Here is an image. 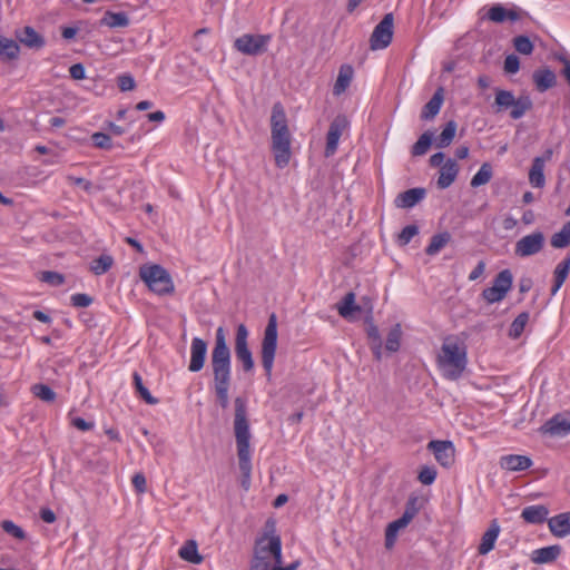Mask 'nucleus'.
<instances>
[{
  "label": "nucleus",
  "instance_id": "obj_1",
  "mask_svg": "<svg viewBox=\"0 0 570 570\" xmlns=\"http://www.w3.org/2000/svg\"><path fill=\"white\" fill-rule=\"evenodd\" d=\"M212 387L217 404L226 410L229 406L232 379V354L227 345L226 332L223 326L216 330L215 345L210 353Z\"/></svg>",
  "mask_w": 570,
  "mask_h": 570
},
{
  "label": "nucleus",
  "instance_id": "obj_2",
  "mask_svg": "<svg viewBox=\"0 0 570 570\" xmlns=\"http://www.w3.org/2000/svg\"><path fill=\"white\" fill-rule=\"evenodd\" d=\"M282 540L276 533V522L268 519L263 533L255 540L250 570H296L299 561L283 567Z\"/></svg>",
  "mask_w": 570,
  "mask_h": 570
},
{
  "label": "nucleus",
  "instance_id": "obj_3",
  "mask_svg": "<svg viewBox=\"0 0 570 570\" xmlns=\"http://www.w3.org/2000/svg\"><path fill=\"white\" fill-rule=\"evenodd\" d=\"M235 417L234 433L237 446L239 470L242 472L240 485L247 491L250 487L252 462H250V431L247 420L246 400L237 396L234 400Z\"/></svg>",
  "mask_w": 570,
  "mask_h": 570
},
{
  "label": "nucleus",
  "instance_id": "obj_4",
  "mask_svg": "<svg viewBox=\"0 0 570 570\" xmlns=\"http://www.w3.org/2000/svg\"><path fill=\"white\" fill-rule=\"evenodd\" d=\"M271 150L275 165L285 168L292 158V135L286 112L281 102L273 105L271 115Z\"/></svg>",
  "mask_w": 570,
  "mask_h": 570
},
{
  "label": "nucleus",
  "instance_id": "obj_5",
  "mask_svg": "<svg viewBox=\"0 0 570 570\" xmlns=\"http://www.w3.org/2000/svg\"><path fill=\"white\" fill-rule=\"evenodd\" d=\"M466 346L458 337H446L438 355V365L449 380L459 379L466 367Z\"/></svg>",
  "mask_w": 570,
  "mask_h": 570
},
{
  "label": "nucleus",
  "instance_id": "obj_6",
  "mask_svg": "<svg viewBox=\"0 0 570 570\" xmlns=\"http://www.w3.org/2000/svg\"><path fill=\"white\" fill-rule=\"evenodd\" d=\"M139 277L157 295L173 294L175 286L170 274L158 264H145L139 267Z\"/></svg>",
  "mask_w": 570,
  "mask_h": 570
},
{
  "label": "nucleus",
  "instance_id": "obj_7",
  "mask_svg": "<svg viewBox=\"0 0 570 570\" xmlns=\"http://www.w3.org/2000/svg\"><path fill=\"white\" fill-rule=\"evenodd\" d=\"M277 317L273 313L268 317V322L264 330V335L261 343V362L267 381H271L272 377L274 360L277 350Z\"/></svg>",
  "mask_w": 570,
  "mask_h": 570
},
{
  "label": "nucleus",
  "instance_id": "obj_8",
  "mask_svg": "<svg viewBox=\"0 0 570 570\" xmlns=\"http://www.w3.org/2000/svg\"><path fill=\"white\" fill-rule=\"evenodd\" d=\"M269 41V35L245 33L234 41V47L243 55L258 56L267 50Z\"/></svg>",
  "mask_w": 570,
  "mask_h": 570
},
{
  "label": "nucleus",
  "instance_id": "obj_9",
  "mask_svg": "<svg viewBox=\"0 0 570 570\" xmlns=\"http://www.w3.org/2000/svg\"><path fill=\"white\" fill-rule=\"evenodd\" d=\"M247 340L248 330L244 324H239L236 330L234 350L235 355L245 373L253 371L255 365Z\"/></svg>",
  "mask_w": 570,
  "mask_h": 570
},
{
  "label": "nucleus",
  "instance_id": "obj_10",
  "mask_svg": "<svg viewBox=\"0 0 570 570\" xmlns=\"http://www.w3.org/2000/svg\"><path fill=\"white\" fill-rule=\"evenodd\" d=\"M415 504H416V499L410 500L406 503L405 511L402 514V517L399 518L397 520L391 522L387 525V528L385 530V547H386V549H391L394 546L399 531L406 528L409 525V523L413 520V518L416 515L417 508Z\"/></svg>",
  "mask_w": 570,
  "mask_h": 570
},
{
  "label": "nucleus",
  "instance_id": "obj_11",
  "mask_svg": "<svg viewBox=\"0 0 570 570\" xmlns=\"http://www.w3.org/2000/svg\"><path fill=\"white\" fill-rule=\"evenodd\" d=\"M394 17L392 13H386L381 22L374 28L371 38L370 47L372 50H380L386 48L393 38Z\"/></svg>",
  "mask_w": 570,
  "mask_h": 570
},
{
  "label": "nucleus",
  "instance_id": "obj_12",
  "mask_svg": "<svg viewBox=\"0 0 570 570\" xmlns=\"http://www.w3.org/2000/svg\"><path fill=\"white\" fill-rule=\"evenodd\" d=\"M546 237L541 232H534L521 237L514 246V254L519 257H528L541 252Z\"/></svg>",
  "mask_w": 570,
  "mask_h": 570
},
{
  "label": "nucleus",
  "instance_id": "obj_13",
  "mask_svg": "<svg viewBox=\"0 0 570 570\" xmlns=\"http://www.w3.org/2000/svg\"><path fill=\"white\" fill-rule=\"evenodd\" d=\"M439 464L443 468H451L455 462V448L451 441L433 440L426 445Z\"/></svg>",
  "mask_w": 570,
  "mask_h": 570
},
{
  "label": "nucleus",
  "instance_id": "obj_14",
  "mask_svg": "<svg viewBox=\"0 0 570 570\" xmlns=\"http://www.w3.org/2000/svg\"><path fill=\"white\" fill-rule=\"evenodd\" d=\"M348 120L345 116H336L330 125L326 136L325 156L330 157L335 154L337 145L343 131L347 128Z\"/></svg>",
  "mask_w": 570,
  "mask_h": 570
},
{
  "label": "nucleus",
  "instance_id": "obj_15",
  "mask_svg": "<svg viewBox=\"0 0 570 570\" xmlns=\"http://www.w3.org/2000/svg\"><path fill=\"white\" fill-rule=\"evenodd\" d=\"M207 355V343L200 337H194L190 344V361L188 370L193 373L203 370Z\"/></svg>",
  "mask_w": 570,
  "mask_h": 570
},
{
  "label": "nucleus",
  "instance_id": "obj_16",
  "mask_svg": "<svg viewBox=\"0 0 570 570\" xmlns=\"http://www.w3.org/2000/svg\"><path fill=\"white\" fill-rule=\"evenodd\" d=\"M499 465L508 472H520L532 465V460L527 455L508 454L500 458Z\"/></svg>",
  "mask_w": 570,
  "mask_h": 570
},
{
  "label": "nucleus",
  "instance_id": "obj_17",
  "mask_svg": "<svg viewBox=\"0 0 570 570\" xmlns=\"http://www.w3.org/2000/svg\"><path fill=\"white\" fill-rule=\"evenodd\" d=\"M552 157V151L547 150L541 157H535L529 171V180L534 187H542L546 183L543 170L544 164Z\"/></svg>",
  "mask_w": 570,
  "mask_h": 570
},
{
  "label": "nucleus",
  "instance_id": "obj_18",
  "mask_svg": "<svg viewBox=\"0 0 570 570\" xmlns=\"http://www.w3.org/2000/svg\"><path fill=\"white\" fill-rule=\"evenodd\" d=\"M16 38L20 43L31 49H41L46 43L45 38L29 26L17 30Z\"/></svg>",
  "mask_w": 570,
  "mask_h": 570
},
{
  "label": "nucleus",
  "instance_id": "obj_19",
  "mask_svg": "<svg viewBox=\"0 0 570 570\" xmlns=\"http://www.w3.org/2000/svg\"><path fill=\"white\" fill-rule=\"evenodd\" d=\"M549 530L554 537L564 538L570 534V512H563L548 519Z\"/></svg>",
  "mask_w": 570,
  "mask_h": 570
},
{
  "label": "nucleus",
  "instance_id": "obj_20",
  "mask_svg": "<svg viewBox=\"0 0 570 570\" xmlns=\"http://www.w3.org/2000/svg\"><path fill=\"white\" fill-rule=\"evenodd\" d=\"M425 196L424 188H411L397 195L395 206L399 208H411L420 203Z\"/></svg>",
  "mask_w": 570,
  "mask_h": 570
},
{
  "label": "nucleus",
  "instance_id": "obj_21",
  "mask_svg": "<svg viewBox=\"0 0 570 570\" xmlns=\"http://www.w3.org/2000/svg\"><path fill=\"white\" fill-rule=\"evenodd\" d=\"M500 533L499 522L494 519L491 521L489 529L483 533L481 538L478 552L482 556L489 553L493 548L494 543Z\"/></svg>",
  "mask_w": 570,
  "mask_h": 570
},
{
  "label": "nucleus",
  "instance_id": "obj_22",
  "mask_svg": "<svg viewBox=\"0 0 570 570\" xmlns=\"http://www.w3.org/2000/svg\"><path fill=\"white\" fill-rule=\"evenodd\" d=\"M459 173V166L453 159H448L440 169V176L438 178V187L445 189L452 185Z\"/></svg>",
  "mask_w": 570,
  "mask_h": 570
},
{
  "label": "nucleus",
  "instance_id": "obj_23",
  "mask_svg": "<svg viewBox=\"0 0 570 570\" xmlns=\"http://www.w3.org/2000/svg\"><path fill=\"white\" fill-rule=\"evenodd\" d=\"M561 553V547L550 546L544 547L541 549H537L531 554V560L534 563L542 564V563H550L553 562Z\"/></svg>",
  "mask_w": 570,
  "mask_h": 570
},
{
  "label": "nucleus",
  "instance_id": "obj_24",
  "mask_svg": "<svg viewBox=\"0 0 570 570\" xmlns=\"http://www.w3.org/2000/svg\"><path fill=\"white\" fill-rule=\"evenodd\" d=\"M533 81L537 89L543 92L556 85V75L548 68L538 69L533 72Z\"/></svg>",
  "mask_w": 570,
  "mask_h": 570
},
{
  "label": "nucleus",
  "instance_id": "obj_25",
  "mask_svg": "<svg viewBox=\"0 0 570 570\" xmlns=\"http://www.w3.org/2000/svg\"><path fill=\"white\" fill-rule=\"evenodd\" d=\"M549 510L546 505H530L522 510L521 517L528 523L539 524L548 519Z\"/></svg>",
  "mask_w": 570,
  "mask_h": 570
},
{
  "label": "nucleus",
  "instance_id": "obj_26",
  "mask_svg": "<svg viewBox=\"0 0 570 570\" xmlns=\"http://www.w3.org/2000/svg\"><path fill=\"white\" fill-rule=\"evenodd\" d=\"M178 556L193 564H199L204 558L198 552V544L195 540H187L178 551Z\"/></svg>",
  "mask_w": 570,
  "mask_h": 570
},
{
  "label": "nucleus",
  "instance_id": "obj_27",
  "mask_svg": "<svg viewBox=\"0 0 570 570\" xmlns=\"http://www.w3.org/2000/svg\"><path fill=\"white\" fill-rule=\"evenodd\" d=\"M443 102V89L439 88L433 97L423 107L421 118L424 120L433 119L440 111Z\"/></svg>",
  "mask_w": 570,
  "mask_h": 570
},
{
  "label": "nucleus",
  "instance_id": "obj_28",
  "mask_svg": "<svg viewBox=\"0 0 570 570\" xmlns=\"http://www.w3.org/2000/svg\"><path fill=\"white\" fill-rule=\"evenodd\" d=\"M353 68L350 65H343L340 68L337 79L334 83L333 94L335 96H340L343 94L347 87L350 86L353 79Z\"/></svg>",
  "mask_w": 570,
  "mask_h": 570
},
{
  "label": "nucleus",
  "instance_id": "obj_29",
  "mask_svg": "<svg viewBox=\"0 0 570 570\" xmlns=\"http://www.w3.org/2000/svg\"><path fill=\"white\" fill-rule=\"evenodd\" d=\"M488 18L493 22L501 23L507 19L515 21L520 18V16L514 10H507L501 4H494L489 9Z\"/></svg>",
  "mask_w": 570,
  "mask_h": 570
},
{
  "label": "nucleus",
  "instance_id": "obj_30",
  "mask_svg": "<svg viewBox=\"0 0 570 570\" xmlns=\"http://www.w3.org/2000/svg\"><path fill=\"white\" fill-rule=\"evenodd\" d=\"M546 430L551 435L563 436L570 433V421L557 415L547 422Z\"/></svg>",
  "mask_w": 570,
  "mask_h": 570
},
{
  "label": "nucleus",
  "instance_id": "obj_31",
  "mask_svg": "<svg viewBox=\"0 0 570 570\" xmlns=\"http://www.w3.org/2000/svg\"><path fill=\"white\" fill-rule=\"evenodd\" d=\"M532 100L528 95H522L514 99V104L511 107L510 117L512 119L522 118L528 111L532 109Z\"/></svg>",
  "mask_w": 570,
  "mask_h": 570
},
{
  "label": "nucleus",
  "instance_id": "obj_32",
  "mask_svg": "<svg viewBox=\"0 0 570 570\" xmlns=\"http://www.w3.org/2000/svg\"><path fill=\"white\" fill-rule=\"evenodd\" d=\"M514 95L512 91L504 89H495L494 105L495 112H502L512 107L514 104Z\"/></svg>",
  "mask_w": 570,
  "mask_h": 570
},
{
  "label": "nucleus",
  "instance_id": "obj_33",
  "mask_svg": "<svg viewBox=\"0 0 570 570\" xmlns=\"http://www.w3.org/2000/svg\"><path fill=\"white\" fill-rule=\"evenodd\" d=\"M19 45L9 38L0 36V58L3 60H14L19 56Z\"/></svg>",
  "mask_w": 570,
  "mask_h": 570
},
{
  "label": "nucleus",
  "instance_id": "obj_34",
  "mask_svg": "<svg viewBox=\"0 0 570 570\" xmlns=\"http://www.w3.org/2000/svg\"><path fill=\"white\" fill-rule=\"evenodd\" d=\"M338 314L344 318H350L353 312L360 311V306L355 304V294L348 292L343 299L336 305Z\"/></svg>",
  "mask_w": 570,
  "mask_h": 570
},
{
  "label": "nucleus",
  "instance_id": "obj_35",
  "mask_svg": "<svg viewBox=\"0 0 570 570\" xmlns=\"http://www.w3.org/2000/svg\"><path fill=\"white\" fill-rule=\"evenodd\" d=\"M100 24L109 28L127 27L129 24V18L125 12L107 11L101 18Z\"/></svg>",
  "mask_w": 570,
  "mask_h": 570
},
{
  "label": "nucleus",
  "instance_id": "obj_36",
  "mask_svg": "<svg viewBox=\"0 0 570 570\" xmlns=\"http://www.w3.org/2000/svg\"><path fill=\"white\" fill-rule=\"evenodd\" d=\"M570 268V258L562 261L558 264L554 271V285L551 288V294L554 295L564 283Z\"/></svg>",
  "mask_w": 570,
  "mask_h": 570
},
{
  "label": "nucleus",
  "instance_id": "obj_37",
  "mask_svg": "<svg viewBox=\"0 0 570 570\" xmlns=\"http://www.w3.org/2000/svg\"><path fill=\"white\" fill-rule=\"evenodd\" d=\"M450 240L451 235L448 232L434 235L425 249L426 254L431 256L438 254Z\"/></svg>",
  "mask_w": 570,
  "mask_h": 570
},
{
  "label": "nucleus",
  "instance_id": "obj_38",
  "mask_svg": "<svg viewBox=\"0 0 570 570\" xmlns=\"http://www.w3.org/2000/svg\"><path fill=\"white\" fill-rule=\"evenodd\" d=\"M455 131H456V122L453 120L449 121L435 141L436 147L438 148L448 147L452 142V140L455 136Z\"/></svg>",
  "mask_w": 570,
  "mask_h": 570
},
{
  "label": "nucleus",
  "instance_id": "obj_39",
  "mask_svg": "<svg viewBox=\"0 0 570 570\" xmlns=\"http://www.w3.org/2000/svg\"><path fill=\"white\" fill-rule=\"evenodd\" d=\"M570 244V220L566 223L561 230L551 237V246L554 248H564Z\"/></svg>",
  "mask_w": 570,
  "mask_h": 570
},
{
  "label": "nucleus",
  "instance_id": "obj_40",
  "mask_svg": "<svg viewBox=\"0 0 570 570\" xmlns=\"http://www.w3.org/2000/svg\"><path fill=\"white\" fill-rule=\"evenodd\" d=\"M114 264V258L110 255H100L98 258L94 259L90 264V271L95 275H102L109 271V268Z\"/></svg>",
  "mask_w": 570,
  "mask_h": 570
},
{
  "label": "nucleus",
  "instance_id": "obj_41",
  "mask_svg": "<svg viewBox=\"0 0 570 570\" xmlns=\"http://www.w3.org/2000/svg\"><path fill=\"white\" fill-rule=\"evenodd\" d=\"M492 178V168L489 163H484L479 171L472 177L471 186L479 187L488 184Z\"/></svg>",
  "mask_w": 570,
  "mask_h": 570
},
{
  "label": "nucleus",
  "instance_id": "obj_42",
  "mask_svg": "<svg viewBox=\"0 0 570 570\" xmlns=\"http://www.w3.org/2000/svg\"><path fill=\"white\" fill-rule=\"evenodd\" d=\"M32 394L43 402L51 403L56 400L57 394L46 384H35L31 386Z\"/></svg>",
  "mask_w": 570,
  "mask_h": 570
},
{
  "label": "nucleus",
  "instance_id": "obj_43",
  "mask_svg": "<svg viewBox=\"0 0 570 570\" xmlns=\"http://www.w3.org/2000/svg\"><path fill=\"white\" fill-rule=\"evenodd\" d=\"M402 330L400 324H395L387 334L385 348L389 352H396L401 344Z\"/></svg>",
  "mask_w": 570,
  "mask_h": 570
},
{
  "label": "nucleus",
  "instance_id": "obj_44",
  "mask_svg": "<svg viewBox=\"0 0 570 570\" xmlns=\"http://www.w3.org/2000/svg\"><path fill=\"white\" fill-rule=\"evenodd\" d=\"M512 274L509 269L501 271L493 281L494 287L499 288L503 293H508L512 286Z\"/></svg>",
  "mask_w": 570,
  "mask_h": 570
},
{
  "label": "nucleus",
  "instance_id": "obj_45",
  "mask_svg": "<svg viewBox=\"0 0 570 570\" xmlns=\"http://www.w3.org/2000/svg\"><path fill=\"white\" fill-rule=\"evenodd\" d=\"M432 142V134L430 131H426L421 135V137L417 139V141L412 147V155L413 156H422L424 155Z\"/></svg>",
  "mask_w": 570,
  "mask_h": 570
},
{
  "label": "nucleus",
  "instance_id": "obj_46",
  "mask_svg": "<svg viewBox=\"0 0 570 570\" xmlns=\"http://www.w3.org/2000/svg\"><path fill=\"white\" fill-rule=\"evenodd\" d=\"M528 321H529L528 313L524 312V313L519 314L510 326L509 335L513 338H518L522 334Z\"/></svg>",
  "mask_w": 570,
  "mask_h": 570
},
{
  "label": "nucleus",
  "instance_id": "obj_47",
  "mask_svg": "<svg viewBox=\"0 0 570 570\" xmlns=\"http://www.w3.org/2000/svg\"><path fill=\"white\" fill-rule=\"evenodd\" d=\"M134 382L137 392L139 393L140 397L148 404H156L158 403V400L155 399L149 391L144 386L141 377L138 373H134Z\"/></svg>",
  "mask_w": 570,
  "mask_h": 570
},
{
  "label": "nucleus",
  "instance_id": "obj_48",
  "mask_svg": "<svg viewBox=\"0 0 570 570\" xmlns=\"http://www.w3.org/2000/svg\"><path fill=\"white\" fill-rule=\"evenodd\" d=\"M514 48L522 55H530L533 51V45L525 36H518L513 39Z\"/></svg>",
  "mask_w": 570,
  "mask_h": 570
},
{
  "label": "nucleus",
  "instance_id": "obj_49",
  "mask_svg": "<svg viewBox=\"0 0 570 570\" xmlns=\"http://www.w3.org/2000/svg\"><path fill=\"white\" fill-rule=\"evenodd\" d=\"M505 295V293L494 286L488 287L482 292L483 298L490 304L502 301Z\"/></svg>",
  "mask_w": 570,
  "mask_h": 570
},
{
  "label": "nucleus",
  "instance_id": "obj_50",
  "mask_svg": "<svg viewBox=\"0 0 570 570\" xmlns=\"http://www.w3.org/2000/svg\"><path fill=\"white\" fill-rule=\"evenodd\" d=\"M40 281L52 286H60L65 283V277L62 274L57 272L47 271L41 273Z\"/></svg>",
  "mask_w": 570,
  "mask_h": 570
},
{
  "label": "nucleus",
  "instance_id": "obj_51",
  "mask_svg": "<svg viewBox=\"0 0 570 570\" xmlns=\"http://www.w3.org/2000/svg\"><path fill=\"white\" fill-rule=\"evenodd\" d=\"M436 478V470L431 466H423L417 475L419 481L424 485H430Z\"/></svg>",
  "mask_w": 570,
  "mask_h": 570
},
{
  "label": "nucleus",
  "instance_id": "obj_52",
  "mask_svg": "<svg viewBox=\"0 0 570 570\" xmlns=\"http://www.w3.org/2000/svg\"><path fill=\"white\" fill-rule=\"evenodd\" d=\"M95 147L100 149H110L112 147L111 138L104 132H95L91 136Z\"/></svg>",
  "mask_w": 570,
  "mask_h": 570
},
{
  "label": "nucleus",
  "instance_id": "obj_53",
  "mask_svg": "<svg viewBox=\"0 0 570 570\" xmlns=\"http://www.w3.org/2000/svg\"><path fill=\"white\" fill-rule=\"evenodd\" d=\"M1 528L3 529L4 532L13 535L17 539L22 540L26 537L23 530L20 527L16 525L12 521H2Z\"/></svg>",
  "mask_w": 570,
  "mask_h": 570
},
{
  "label": "nucleus",
  "instance_id": "obj_54",
  "mask_svg": "<svg viewBox=\"0 0 570 570\" xmlns=\"http://www.w3.org/2000/svg\"><path fill=\"white\" fill-rule=\"evenodd\" d=\"M417 233L419 228L415 225H407L399 235L400 243L406 245Z\"/></svg>",
  "mask_w": 570,
  "mask_h": 570
},
{
  "label": "nucleus",
  "instance_id": "obj_55",
  "mask_svg": "<svg viewBox=\"0 0 570 570\" xmlns=\"http://www.w3.org/2000/svg\"><path fill=\"white\" fill-rule=\"evenodd\" d=\"M520 68L519 58L515 55H509L504 60V71L515 73Z\"/></svg>",
  "mask_w": 570,
  "mask_h": 570
},
{
  "label": "nucleus",
  "instance_id": "obj_56",
  "mask_svg": "<svg viewBox=\"0 0 570 570\" xmlns=\"http://www.w3.org/2000/svg\"><path fill=\"white\" fill-rule=\"evenodd\" d=\"M135 86L136 82L130 75H121L118 77V87L121 91L132 90Z\"/></svg>",
  "mask_w": 570,
  "mask_h": 570
},
{
  "label": "nucleus",
  "instance_id": "obj_57",
  "mask_svg": "<svg viewBox=\"0 0 570 570\" xmlns=\"http://www.w3.org/2000/svg\"><path fill=\"white\" fill-rule=\"evenodd\" d=\"M71 303L76 307H87L92 303V298L87 294H75L71 296Z\"/></svg>",
  "mask_w": 570,
  "mask_h": 570
},
{
  "label": "nucleus",
  "instance_id": "obj_58",
  "mask_svg": "<svg viewBox=\"0 0 570 570\" xmlns=\"http://www.w3.org/2000/svg\"><path fill=\"white\" fill-rule=\"evenodd\" d=\"M70 77L75 80H81L86 77L85 67L81 63H75L69 69Z\"/></svg>",
  "mask_w": 570,
  "mask_h": 570
},
{
  "label": "nucleus",
  "instance_id": "obj_59",
  "mask_svg": "<svg viewBox=\"0 0 570 570\" xmlns=\"http://www.w3.org/2000/svg\"><path fill=\"white\" fill-rule=\"evenodd\" d=\"M132 484L138 493H144L147 489L146 478L141 473H136L132 476Z\"/></svg>",
  "mask_w": 570,
  "mask_h": 570
},
{
  "label": "nucleus",
  "instance_id": "obj_60",
  "mask_svg": "<svg viewBox=\"0 0 570 570\" xmlns=\"http://www.w3.org/2000/svg\"><path fill=\"white\" fill-rule=\"evenodd\" d=\"M68 180L75 185L81 186L88 193H90L92 189V184L89 180H86L85 178L68 176Z\"/></svg>",
  "mask_w": 570,
  "mask_h": 570
},
{
  "label": "nucleus",
  "instance_id": "obj_61",
  "mask_svg": "<svg viewBox=\"0 0 570 570\" xmlns=\"http://www.w3.org/2000/svg\"><path fill=\"white\" fill-rule=\"evenodd\" d=\"M71 424L80 431H89L94 428L92 422H87L81 417L72 419Z\"/></svg>",
  "mask_w": 570,
  "mask_h": 570
},
{
  "label": "nucleus",
  "instance_id": "obj_62",
  "mask_svg": "<svg viewBox=\"0 0 570 570\" xmlns=\"http://www.w3.org/2000/svg\"><path fill=\"white\" fill-rule=\"evenodd\" d=\"M485 269V263L483 261H480L478 265L474 267V269L470 273L469 279L470 281H476Z\"/></svg>",
  "mask_w": 570,
  "mask_h": 570
},
{
  "label": "nucleus",
  "instance_id": "obj_63",
  "mask_svg": "<svg viewBox=\"0 0 570 570\" xmlns=\"http://www.w3.org/2000/svg\"><path fill=\"white\" fill-rule=\"evenodd\" d=\"M40 517L46 523H53L57 519L55 512L48 508L40 510Z\"/></svg>",
  "mask_w": 570,
  "mask_h": 570
},
{
  "label": "nucleus",
  "instance_id": "obj_64",
  "mask_svg": "<svg viewBox=\"0 0 570 570\" xmlns=\"http://www.w3.org/2000/svg\"><path fill=\"white\" fill-rule=\"evenodd\" d=\"M367 335L371 340V343H375L377 341H381L380 332L376 325L370 324L367 327Z\"/></svg>",
  "mask_w": 570,
  "mask_h": 570
}]
</instances>
